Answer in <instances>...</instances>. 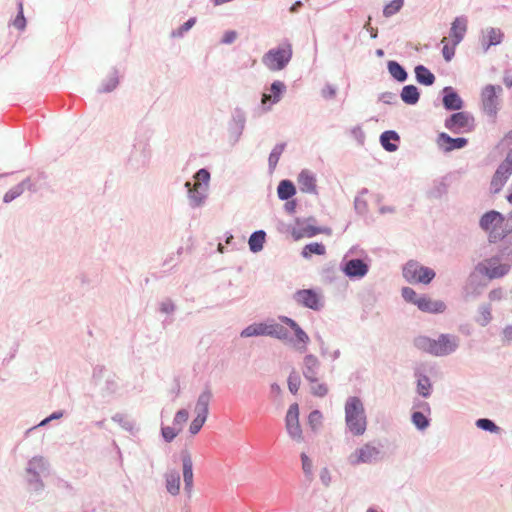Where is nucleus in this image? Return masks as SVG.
<instances>
[{
  "instance_id": "1",
  "label": "nucleus",
  "mask_w": 512,
  "mask_h": 512,
  "mask_svg": "<svg viewBox=\"0 0 512 512\" xmlns=\"http://www.w3.org/2000/svg\"><path fill=\"white\" fill-rule=\"evenodd\" d=\"M345 421L349 431L361 436L367 428V418L362 401L355 396L349 397L345 403Z\"/></svg>"
},
{
  "instance_id": "2",
  "label": "nucleus",
  "mask_w": 512,
  "mask_h": 512,
  "mask_svg": "<svg viewBox=\"0 0 512 512\" xmlns=\"http://www.w3.org/2000/svg\"><path fill=\"white\" fill-rule=\"evenodd\" d=\"M292 54V45L285 42L279 47L269 50L263 56L262 62L270 71H280L290 62Z\"/></svg>"
},
{
  "instance_id": "3",
  "label": "nucleus",
  "mask_w": 512,
  "mask_h": 512,
  "mask_svg": "<svg viewBox=\"0 0 512 512\" xmlns=\"http://www.w3.org/2000/svg\"><path fill=\"white\" fill-rule=\"evenodd\" d=\"M480 227L489 233L492 241L503 238L508 232L502 214L497 211H489L480 219Z\"/></svg>"
},
{
  "instance_id": "4",
  "label": "nucleus",
  "mask_w": 512,
  "mask_h": 512,
  "mask_svg": "<svg viewBox=\"0 0 512 512\" xmlns=\"http://www.w3.org/2000/svg\"><path fill=\"white\" fill-rule=\"evenodd\" d=\"M435 275L434 270L414 260L407 262L403 268V276L410 283L429 284Z\"/></svg>"
},
{
  "instance_id": "5",
  "label": "nucleus",
  "mask_w": 512,
  "mask_h": 512,
  "mask_svg": "<svg viewBox=\"0 0 512 512\" xmlns=\"http://www.w3.org/2000/svg\"><path fill=\"white\" fill-rule=\"evenodd\" d=\"M509 262H502L499 257H491L483 260L477 265V270L489 279L500 278L506 275L510 270Z\"/></svg>"
},
{
  "instance_id": "6",
  "label": "nucleus",
  "mask_w": 512,
  "mask_h": 512,
  "mask_svg": "<svg viewBox=\"0 0 512 512\" xmlns=\"http://www.w3.org/2000/svg\"><path fill=\"white\" fill-rule=\"evenodd\" d=\"M445 127L452 133H468L474 129V118L466 112L452 114L445 121Z\"/></svg>"
},
{
  "instance_id": "7",
  "label": "nucleus",
  "mask_w": 512,
  "mask_h": 512,
  "mask_svg": "<svg viewBox=\"0 0 512 512\" xmlns=\"http://www.w3.org/2000/svg\"><path fill=\"white\" fill-rule=\"evenodd\" d=\"M512 174V152H510L505 160L499 165L498 169L496 170L495 174L492 177L491 183H490V191L493 194L499 193L505 183L507 182L508 178Z\"/></svg>"
},
{
  "instance_id": "8",
  "label": "nucleus",
  "mask_w": 512,
  "mask_h": 512,
  "mask_svg": "<svg viewBox=\"0 0 512 512\" xmlns=\"http://www.w3.org/2000/svg\"><path fill=\"white\" fill-rule=\"evenodd\" d=\"M294 300L297 304L312 310H319L323 305L321 295L312 289L298 290L294 294Z\"/></svg>"
},
{
  "instance_id": "9",
  "label": "nucleus",
  "mask_w": 512,
  "mask_h": 512,
  "mask_svg": "<svg viewBox=\"0 0 512 512\" xmlns=\"http://www.w3.org/2000/svg\"><path fill=\"white\" fill-rule=\"evenodd\" d=\"M195 183L193 184L194 191L191 190V183L187 182L186 187L189 190L190 198L194 205H200L203 199V191L205 190L203 184H207L210 178V174L205 169H200L195 175Z\"/></svg>"
},
{
  "instance_id": "10",
  "label": "nucleus",
  "mask_w": 512,
  "mask_h": 512,
  "mask_svg": "<svg viewBox=\"0 0 512 512\" xmlns=\"http://www.w3.org/2000/svg\"><path fill=\"white\" fill-rule=\"evenodd\" d=\"M379 455V450L372 444H364L350 454L348 460L352 465H359L362 463H370L375 460Z\"/></svg>"
},
{
  "instance_id": "11",
  "label": "nucleus",
  "mask_w": 512,
  "mask_h": 512,
  "mask_svg": "<svg viewBox=\"0 0 512 512\" xmlns=\"http://www.w3.org/2000/svg\"><path fill=\"white\" fill-rule=\"evenodd\" d=\"M286 428L289 435L300 441L302 438V430L299 424V407L298 404H292L286 415Z\"/></svg>"
},
{
  "instance_id": "12",
  "label": "nucleus",
  "mask_w": 512,
  "mask_h": 512,
  "mask_svg": "<svg viewBox=\"0 0 512 512\" xmlns=\"http://www.w3.org/2000/svg\"><path fill=\"white\" fill-rule=\"evenodd\" d=\"M502 89L500 86H493V85H487L482 90V104L484 107V110L489 115H495L497 112V93L500 92Z\"/></svg>"
},
{
  "instance_id": "13",
  "label": "nucleus",
  "mask_w": 512,
  "mask_h": 512,
  "mask_svg": "<svg viewBox=\"0 0 512 512\" xmlns=\"http://www.w3.org/2000/svg\"><path fill=\"white\" fill-rule=\"evenodd\" d=\"M456 347L457 343L454 338L449 335H441L437 340L433 341L432 355H446L453 352Z\"/></svg>"
},
{
  "instance_id": "14",
  "label": "nucleus",
  "mask_w": 512,
  "mask_h": 512,
  "mask_svg": "<svg viewBox=\"0 0 512 512\" xmlns=\"http://www.w3.org/2000/svg\"><path fill=\"white\" fill-rule=\"evenodd\" d=\"M467 32V19L464 17H457L451 24L449 39L454 42V45H458L463 39Z\"/></svg>"
},
{
  "instance_id": "15",
  "label": "nucleus",
  "mask_w": 512,
  "mask_h": 512,
  "mask_svg": "<svg viewBox=\"0 0 512 512\" xmlns=\"http://www.w3.org/2000/svg\"><path fill=\"white\" fill-rule=\"evenodd\" d=\"M184 489L188 494L193 490V462L191 455L186 452L182 455Z\"/></svg>"
},
{
  "instance_id": "16",
  "label": "nucleus",
  "mask_w": 512,
  "mask_h": 512,
  "mask_svg": "<svg viewBox=\"0 0 512 512\" xmlns=\"http://www.w3.org/2000/svg\"><path fill=\"white\" fill-rule=\"evenodd\" d=\"M416 306L419 310L427 313H442L446 309L444 302L439 300H432L426 296H420L416 302Z\"/></svg>"
},
{
  "instance_id": "17",
  "label": "nucleus",
  "mask_w": 512,
  "mask_h": 512,
  "mask_svg": "<svg viewBox=\"0 0 512 512\" xmlns=\"http://www.w3.org/2000/svg\"><path fill=\"white\" fill-rule=\"evenodd\" d=\"M212 399V392L209 389H205L199 396L194 407V413L196 417H202L207 419L209 414V405Z\"/></svg>"
},
{
  "instance_id": "18",
  "label": "nucleus",
  "mask_w": 512,
  "mask_h": 512,
  "mask_svg": "<svg viewBox=\"0 0 512 512\" xmlns=\"http://www.w3.org/2000/svg\"><path fill=\"white\" fill-rule=\"evenodd\" d=\"M343 272L349 277H363L368 272V266L361 259H352L346 262Z\"/></svg>"
},
{
  "instance_id": "19",
  "label": "nucleus",
  "mask_w": 512,
  "mask_h": 512,
  "mask_svg": "<svg viewBox=\"0 0 512 512\" xmlns=\"http://www.w3.org/2000/svg\"><path fill=\"white\" fill-rule=\"evenodd\" d=\"M320 367V362L315 355L309 354L304 358V371L303 374L310 382L318 381V369Z\"/></svg>"
},
{
  "instance_id": "20",
  "label": "nucleus",
  "mask_w": 512,
  "mask_h": 512,
  "mask_svg": "<svg viewBox=\"0 0 512 512\" xmlns=\"http://www.w3.org/2000/svg\"><path fill=\"white\" fill-rule=\"evenodd\" d=\"M438 144L445 151L449 152L455 149H461L466 146V138H452L446 133H441L438 137Z\"/></svg>"
},
{
  "instance_id": "21",
  "label": "nucleus",
  "mask_w": 512,
  "mask_h": 512,
  "mask_svg": "<svg viewBox=\"0 0 512 512\" xmlns=\"http://www.w3.org/2000/svg\"><path fill=\"white\" fill-rule=\"evenodd\" d=\"M327 231V229L315 227L313 225H305L300 229H293L291 234L294 240H300L302 238H310L321 233H326Z\"/></svg>"
},
{
  "instance_id": "22",
  "label": "nucleus",
  "mask_w": 512,
  "mask_h": 512,
  "mask_svg": "<svg viewBox=\"0 0 512 512\" xmlns=\"http://www.w3.org/2000/svg\"><path fill=\"white\" fill-rule=\"evenodd\" d=\"M285 84L281 81H275L272 83L269 94L264 93L262 96V104H266L267 102L277 103L282 93L285 91Z\"/></svg>"
},
{
  "instance_id": "23",
  "label": "nucleus",
  "mask_w": 512,
  "mask_h": 512,
  "mask_svg": "<svg viewBox=\"0 0 512 512\" xmlns=\"http://www.w3.org/2000/svg\"><path fill=\"white\" fill-rule=\"evenodd\" d=\"M298 185L300 190L305 193H313L316 191V179L308 171H302L298 177Z\"/></svg>"
},
{
  "instance_id": "24",
  "label": "nucleus",
  "mask_w": 512,
  "mask_h": 512,
  "mask_svg": "<svg viewBox=\"0 0 512 512\" xmlns=\"http://www.w3.org/2000/svg\"><path fill=\"white\" fill-rule=\"evenodd\" d=\"M166 489L167 491L176 496L180 492V476L178 472L172 471L165 475Z\"/></svg>"
},
{
  "instance_id": "25",
  "label": "nucleus",
  "mask_w": 512,
  "mask_h": 512,
  "mask_svg": "<svg viewBox=\"0 0 512 512\" xmlns=\"http://www.w3.org/2000/svg\"><path fill=\"white\" fill-rule=\"evenodd\" d=\"M443 105L449 110H459L463 105V101L457 93L449 91L443 97Z\"/></svg>"
},
{
  "instance_id": "26",
  "label": "nucleus",
  "mask_w": 512,
  "mask_h": 512,
  "mask_svg": "<svg viewBox=\"0 0 512 512\" xmlns=\"http://www.w3.org/2000/svg\"><path fill=\"white\" fill-rule=\"evenodd\" d=\"M268 325L264 323H255L246 327L242 332V337H252V336H260L267 335Z\"/></svg>"
},
{
  "instance_id": "27",
  "label": "nucleus",
  "mask_w": 512,
  "mask_h": 512,
  "mask_svg": "<svg viewBox=\"0 0 512 512\" xmlns=\"http://www.w3.org/2000/svg\"><path fill=\"white\" fill-rule=\"evenodd\" d=\"M277 193L281 200H287L296 193V189L291 181L283 180L278 185Z\"/></svg>"
},
{
  "instance_id": "28",
  "label": "nucleus",
  "mask_w": 512,
  "mask_h": 512,
  "mask_svg": "<svg viewBox=\"0 0 512 512\" xmlns=\"http://www.w3.org/2000/svg\"><path fill=\"white\" fill-rule=\"evenodd\" d=\"M415 74L417 81L421 84L432 85L435 81V76L422 65L415 68Z\"/></svg>"
},
{
  "instance_id": "29",
  "label": "nucleus",
  "mask_w": 512,
  "mask_h": 512,
  "mask_svg": "<svg viewBox=\"0 0 512 512\" xmlns=\"http://www.w3.org/2000/svg\"><path fill=\"white\" fill-rule=\"evenodd\" d=\"M401 99L407 104H415L419 100V92L414 85L404 86L401 92Z\"/></svg>"
},
{
  "instance_id": "30",
  "label": "nucleus",
  "mask_w": 512,
  "mask_h": 512,
  "mask_svg": "<svg viewBox=\"0 0 512 512\" xmlns=\"http://www.w3.org/2000/svg\"><path fill=\"white\" fill-rule=\"evenodd\" d=\"M392 140L393 141L399 140V136L394 131H385L384 133H382V135L380 137L382 146L384 147L385 150H387L389 152H393L397 149V146L395 144L391 143Z\"/></svg>"
},
{
  "instance_id": "31",
  "label": "nucleus",
  "mask_w": 512,
  "mask_h": 512,
  "mask_svg": "<svg viewBox=\"0 0 512 512\" xmlns=\"http://www.w3.org/2000/svg\"><path fill=\"white\" fill-rule=\"evenodd\" d=\"M326 253V248L322 243L314 242L307 244L302 249V256L304 258H310L313 254L316 255H324Z\"/></svg>"
},
{
  "instance_id": "32",
  "label": "nucleus",
  "mask_w": 512,
  "mask_h": 512,
  "mask_svg": "<svg viewBox=\"0 0 512 512\" xmlns=\"http://www.w3.org/2000/svg\"><path fill=\"white\" fill-rule=\"evenodd\" d=\"M265 242V232L256 231L249 238V247L253 252H259L263 248Z\"/></svg>"
},
{
  "instance_id": "33",
  "label": "nucleus",
  "mask_w": 512,
  "mask_h": 512,
  "mask_svg": "<svg viewBox=\"0 0 512 512\" xmlns=\"http://www.w3.org/2000/svg\"><path fill=\"white\" fill-rule=\"evenodd\" d=\"M292 330L294 331V334H295L297 342H298V345L296 347L297 350H299L300 352H305L307 349V344L310 341L309 336L307 335V333L305 331H303L301 329V327L299 325L297 327L293 328Z\"/></svg>"
},
{
  "instance_id": "34",
  "label": "nucleus",
  "mask_w": 512,
  "mask_h": 512,
  "mask_svg": "<svg viewBox=\"0 0 512 512\" xmlns=\"http://www.w3.org/2000/svg\"><path fill=\"white\" fill-rule=\"evenodd\" d=\"M441 44L443 45L442 55L444 59L446 61H451L455 55V48L457 45H454V42H451V40L448 37H443L441 40Z\"/></svg>"
},
{
  "instance_id": "35",
  "label": "nucleus",
  "mask_w": 512,
  "mask_h": 512,
  "mask_svg": "<svg viewBox=\"0 0 512 512\" xmlns=\"http://www.w3.org/2000/svg\"><path fill=\"white\" fill-rule=\"evenodd\" d=\"M441 44L443 45L442 55L444 59L446 61H451L455 55V48L457 45H454V42H451V40L448 37H443L441 40Z\"/></svg>"
},
{
  "instance_id": "36",
  "label": "nucleus",
  "mask_w": 512,
  "mask_h": 512,
  "mask_svg": "<svg viewBox=\"0 0 512 512\" xmlns=\"http://www.w3.org/2000/svg\"><path fill=\"white\" fill-rule=\"evenodd\" d=\"M434 339L426 336H419L414 340V345L424 352L432 354V346Z\"/></svg>"
},
{
  "instance_id": "37",
  "label": "nucleus",
  "mask_w": 512,
  "mask_h": 512,
  "mask_svg": "<svg viewBox=\"0 0 512 512\" xmlns=\"http://www.w3.org/2000/svg\"><path fill=\"white\" fill-rule=\"evenodd\" d=\"M388 68L390 74L398 81H404L407 78L406 71L397 62H389Z\"/></svg>"
},
{
  "instance_id": "38",
  "label": "nucleus",
  "mask_w": 512,
  "mask_h": 512,
  "mask_svg": "<svg viewBox=\"0 0 512 512\" xmlns=\"http://www.w3.org/2000/svg\"><path fill=\"white\" fill-rule=\"evenodd\" d=\"M431 383L428 377L421 376L417 381V391L423 397L430 395Z\"/></svg>"
},
{
  "instance_id": "39",
  "label": "nucleus",
  "mask_w": 512,
  "mask_h": 512,
  "mask_svg": "<svg viewBox=\"0 0 512 512\" xmlns=\"http://www.w3.org/2000/svg\"><path fill=\"white\" fill-rule=\"evenodd\" d=\"M404 0H392L384 7L383 14L385 17H390L397 13L403 6Z\"/></svg>"
},
{
  "instance_id": "40",
  "label": "nucleus",
  "mask_w": 512,
  "mask_h": 512,
  "mask_svg": "<svg viewBox=\"0 0 512 512\" xmlns=\"http://www.w3.org/2000/svg\"><path fill=\"white\" fill-rule=\"evenodd\" d=\"M267 335L274 336L278 339H285L287 337V332L282 326L278 324H271L268 325Z\"/></svg>"
},
{
  "instance_id": "41",
  "label": "nucleus",
  "mask_w": 512,
  "mask_h": 512,
  "mask_svg": "<svg viewBox=\"0 0 512 512\" xmlns=\"http://www.w3.org/2000/svg\"><path fill=\"white\" fill-rule=\"evenodd\" d=\"M180 431H181V428H178L176 426H174V427L165 426V427H162V429H161L162 436L165 439V441H167V442H171L172 440H174Z\"/></svg>"
},
{
  "instance_id": "42",
  "label": "nucleus",
  "mask_w": 512,
  "mask_h": 512,
  "mask_svg": "<svg viewBox=\"0 0 512 512\" xmlns=\"http://www.w3.org/2000/svg\"><path fill=\"white\" fill-rule=\"evenodd\" d=\"M412 422L419 429H425L429 425L427 417L421 412H414L412 414Z\"/></svg>"
},
{
  "instance_id": "43",
  "label": "nucleus",
  "mask_w": 512,
  "mask_h": 512,
  "mask_svg": "<svg viewBox=\"0 0 512 512\" xmlns=\"http://www.w3.org/2000/svg\"><path fill=\"white\" fill-rule=\"evenodd\" d=\"M284 150V146L283 145H277L273 150L272 152L270 153L269 155V165L270 167L272 168H275L279 159H280V156L282 154Z\"/></svg>"
},
{
  "instance_id": "44",
  "label": "nucleus",
  "mask_w": 512,
  "mask_h": 512,
  "mask_svg": "<svg viewBox=\"0 0 512 512\" xmlns=\"http://www.w3.org/2000/svg\"><path fill=\"white\" fill-rule=\"evenodd\" d=\"M24 191V183L18 185L17 187L9 190L5 195H4V202L8 203V202H11L12 200H14L15 198H17L18 196H20Z\"/></svg>"
},
{
  "instance_id": "45",
  "label": "nucleus",
  "mask_w": 512,
  "mask_h": 512,
  "mask_svg": "<svg viewBox=\"0 0 512 512\" xmlns=\"http://www.w3.org/2000/svg\"><path fill=\"white\" fill-rule=\"evenodd\" d=\"M502 37L503 35L500 30L490 29L487 33L488 46L499 44L502 41Z\"/></svg>"
},
{
  "instance_id": "46",
  "label": "nucleus",
  "mask_w": 512,
  "mask_h": 512,
  "mask_svg": "<svg viewBox=\"0 0 512 512\" xmlns=\"http://www.w3.org/2000/svg\"><path fill=\"white\" fill-rule=\"evenodd\" d=\"M402 297L410 303H413L416 305L417 300H419L420 296L417 295V293L410 287H404L402 289Z\"/></svg>"
},
{
  "instance_id": "47",
  "label": "nucleus",
  "mask_w": 512,
  "mask_h": 512,
  "mask_svg": "<svg viewBox=\"0 0 512 512\" xmlns=\"http://www.w3.org/2000/svg\"><path fill=\"white\" fill-rule=\"evenodd\" d=\"M206 420L207 419H205V418L195 416V418L192 420V422L189 426L190 434L196 435L201 430V428L205 424Z\"/></svg>"
},
{
  "instance_id": "48",
  "label": "nucleus",
  "mask_w": 512,
  "mask_h": 512,
  "mask_svg": "<svg viewBox=\"0 0 512 512\" xmlns=\"http://www.w3.org/2000/svg\"><path fill=\"white\" fill-rule=\"evenodd\" d=\"M476 425L477 427L490 432H496L498 430V427L494 424V422L485 418L477 420Z\"/></svg>"
},
{
  "instance_id": "49",
  "label": "nucleus",
  "mask_w": 512,
  "mask_h": 512,
  "mask_svg": "<svg viewBox=\"0 0 512 512\" xmlns=\"http://www.w3.org/2000/svg\"><path fill=\"white\" fill-rule=\"evenodd\" d=\"M312 383H313V385L311 387V392L315 396L323 397V396H325L328 393V388H327V386L325 384L318 383L317 381L316 382H312Z\"/></svg>"
},
{
  "instance_id": "50",
  "label": "nucleus",
  "mask_w": 512,
  "mask_h": 512,
  "mask_svg": "<svg viewBox=\"0 0 512 512\" xmlns=\"http://www.w3.org/2000/svg\"><path fill=\"white\" fill-rule=\"evenodd\" d=\"M188 420V411L185 409L179 410L174 417V426L181 428V426Z\"/></svg>"
},
{
  "instance_id": "51",
  "label": "nucleus",
  "mask_w": 512,
  "mask_h": 512,
  "mask_svg": "<svg viewBox=\"0 0 512 512\" xmlns=\"http://www.w3.org/2000/svg\"><path fill=\"white\" fill-rule=\"evenodd\" d=\"M302 469L307 476L312 475V461L304 453L301 455Z\"/></svg>"
},
{
  "instance_id": "52",
  "label": "nucleus",
  "mask_w": 512,
  "mask_h": 512,
  "mask_svg": "<svg viewBox=\"0 0 512 512\" xmlns=\"http://www.w3.org/2000/svg\"><path fill=\"white\" fill-rule=\"evenodd\" d=\"M322 419V414L319 411H313L309 415V423L315 428L318 424H320Z\"/></svg>"
},
{
  "instance_id": "53",
  "label": "nucleus",
  "mask_w": 512,
  "mask_h": 512,
  "mask_svg": "<svg viewBox=\"0 0 512 512\" xmlns=\"http://www.w3.org/2000/svg\"><path fill=\"white\" fill-rule=\"evenodd\" d=\"M13 25H14V27H16L19 30H23L25 28L26 20L24 18L22 9L20 10V12H19L18 16L15 18V20L13 21Z\"/></svg>"
},
{
  "instance_id": "54",
  "label": "nucleus",
  "mask_w": 512,
  "mask_h": 512,
  "mask_svg": "<svg viewBox=\"0 0 512 512\" xmlns=\"http://www.w3.org/2000/svg\"><path fill=\"white\" fill-rule=\"evenodd\" d=\"M195 22L196 21L194 18H191L187 22H185L179 29V35L183 34L184 32H187L190 28H192Z\"/></svg>"
},
{
  "instance_id": "55",
  "label": "nucleus",
  "mask_w": 512,
  "mask_h": 512,
  "mask_svg": "<svg viewBox=\"0 0 512 512\" xmlns=\"http://www.w3.org/2000/svg\"><path fill=\"white\" fill-rule=\"evenodd\" d=\"M237 37V33L235 31H228L225 33L223 37V42L230 44L232 43Z\"/></svg>"
},
{
  "instance_id": "56",
  "label": "nucleus",
  "mask_w": 512,
  "mask_h": 512,
  "mask_svg": "<svg viewBox=\"0 0 512 512\" xmlns=\"http://www.w3.org/2000/svg\"><path fill=\"white\" fill-rule=\"evenodd\" d=\"M289 390L296 394L299 389V381L296 379L295 381L290 377L288 382Z\"/></svg>"
},
{
  "instance_id": "57",
  "label": "nucleus",
  "mask_w": 512,
  "mask_h": 512,
  "mask_svg": "<svg viewBox=\"0 0 512 512\" xmlns=\"http://www.w3.org/2000/svg\"><path fill=\"white\" fill-rule=\"evenodd\" d=\"M117 84H118V80L115 77H112L109 80V84L103 88V91L109 92V91L113 90L117 86Z\"/></svg>"
},
{
  "instance_id": "58",
  "label": "nucleus",
  "mask_w": 512,
  "mask_h": 512,
  "mask_svg": "<svg viewBox=\"0 0 512 512\" xmlns=\"http://www.w3.org/2000/svg\"><path fill=\"white\" fill-rule=\"evenodd\" d=\"M503 335H504V338L507 340V341H510L512 340V327L511 326H508L504 329L503 331Z\"/></svg>"
},
{
  "instance_id": "59",
  "label": "nucleus",
  "mask_w": 512,
  "mask_h": 512,
  "mask_svg": "<svg viewBox=\"0 0 512 512\" xmlns=\"http://www.w3.org/2000/svg\"><path fill=\"white\" fill-rule=\"evenodd\" d=\"M323 95L328 98H332L335 95V90L332 87H327L323 90Z\"/></svg>"
},
{
  "instance_id": "60",
  "label": "nucleus",
  "mask_w": 512,
  "mask_h": 512,
  "mask_svg": "<svg viewBox=\"0 0 512 512\" xmlns=\"http://www.w3.org/2000/svg\"><path fill=\"white\" fill-rule=\"evenodd\" d=\"M282 321H283L284 323H286L287 325H289V326L291 327V329H293V328H295V327H297V326H298V324H297L293 319L288 318V317H284V318L282 319Z\"/></svg>"
},
{
  "instance_id": "61",
  "label": "nucleus",
  "mask_w": 512,
  "mask_h": 512,
  "mask_svg": "<svg viewBox=\"0 0 512 512\" xmlns=\"http://www.w3.org/2000/svg\"><path fill=\"white\" fill-rule=\"evenodd\" d=\"M340 355H341V352H340V350H339V349H335V350H333V351H331V352L329 353V357H330V359H331V360H333V361H334V360H336V359H338V358L340 357Z\"/></svg>"
},
{
  "instance_id": "62",
  "label": "nucleus",
  "mask_w": 512,
  "mask_h": 512,
  "mask_svg": "<svg viewBox=\"0 0 512 512\" xmlns=\"http://www.w3.org/2000/svg\"><path fill=\"white\" fill-rule=\"evenodd\" d=\"M62 416V413H54L52 414L49 418H46L45 420H43L40 425H45L49 420L51 419H57V418H60Z\"/></svg>"
},
{
  "instance_id": "63",
  "label": "nucleus",
  "mask_w": 512,
  "mask_h": 512,
  "mask_svg": "<svg viewBox=\"0 0 512 512\" xmlns=\"http://www.w3.org/2000/svg\"><path fill=\"white\" fill-rule=\"evenodd\" d=\"M300 6H301V2H300V1H297V2H295V3L292 5V7L290 8V11H291V12H296V11H297V9H298Z\"/></svg>"
},
{
  "instance_id": "64",
  "label": "nucleus",
  "mask_w": 512,
  "mask_h": 512,
  "mask_svg": "<svg viewBox=\"0 0 512 512\" xmlns=\"http://www.w3.org/2000/svg\"><path fill=\"white\" fill-rule=\"evenodd\" d=\"M507 200L512 204V192L507 196Z\"/></svg>"
}]
</instances>
